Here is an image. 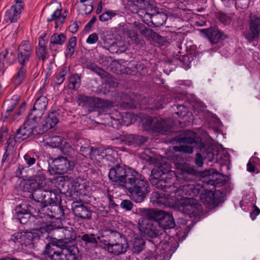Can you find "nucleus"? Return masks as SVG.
<instances>
[{
	"mask_svg": "<svg viewBox=\"0 0 260 260\" xmlns=\"http://www.w3.org/2000/svg\"><path fill=\"white\" fill-rule=\"evenodd\" d=\"M108 176L115 185L127 189L134 202L141 203L144 200L149 184L138 172L125 166L117 165L110 169Z\"/></svg>",
	"mask_w": 260,
	"mask_h": 260,
	"instance_id": "obj_1",
	"label": "nucleus"
},
{
	"mask_svg": "<svg viewBox=\"0 0 260 260\" xmlns=\"http://www.w3.org/2000/svg\"><path fill=\"white\" fill-rule=\"evenodd\" d=\"M58 237L60 239L53 238L45 247L41 255L45 259L53 258L55 257L73 256V253H80V250L77 244H73L77 239V234L72 228L60 227L58 228Z\"/></svg>",
	"mask_w": 260,
	"mask_h": 260,
	"instance_id": "obj_2",
	"label": "nucleus"
},
{
	"mask_svg": "<svg viewBox=\"0 0 260 260\" xmlns=\"http://www.w3.org/2000/svg\"><path fill=\"white\" fill-rule=\"evenodd\" d=\"M176 141L181 144L179 146L174 147V150L176 152L190 154L193 152L194 147H199L205 159H207L209 161L221 164L222 162L220 161L223 159V155L224 161L229 159V154L224 155L223 153H217L209 147L207 148V146L204 143L200 142L201 139L197 137V134L192 131H183L182 137L178 138Z\"/></svg>",
	"mask_w": 260,
	"mask_h": 260,
	"instance_id": "obj_3",
	"label": "nucleus"
},
{
	"mask_svg": "<svg viewBox=\"0 0 260 260\" xmlns=\"http://www.w3.org/2000/svg\"><path fill=\"white\" fill-rule=\"evenodd\" d=\"M98 238L107 251L115 255L125 253L129 248L127 239L115 231H104Z\"/></svg>",
	"mask_w": 260,
	"mask_h": 260,
	"instance_id": "obj_4",
	"label": "nucleus"
},
{
	"mask_svg": "<svg viewBox=\"0 0 260 260\" xmlns=\"http://www.w3.org/2000/svg\"><path fill=\"white\" fill-rule=\"evenodd\" d=\"M70 137L74 148H72L66 139L59 136L52 137L47 144L52 148H59L64 155L71 156L72 152L76 151L78 153V151H81V146L79 145L81 143L79 142L81 139V135L80 133L73 132L70 133Z\"/></svg>",
	"mask_w": 260,
	"mask_h": 260,
	"instance_id": "obj_5",
	"label": "nucleus"
},
{
	"mask_svg": "<svg viewBox=\"0 0 260 260\" xmlns=\"http://www.w3.org/2000/svg\"><path fill=\"white\" fill-rule=\"evenodd\" d=\"M40 194L36 195L37 203L43 211L48 210L52 213L63 212L62 206V200L60 195L54 191L42 190Z\"/></svg>",
	"mask_w": 260,
	"mask_h": 260,
	"instance_id": "obj_6",
	"label": "nucleus"
},
{
	"mask_svg": "<svg viewBox=\"0 0 260 260\" xmlns=\"http://www.w3.org/2000/svg\"><path fill=\"white\" fill-rule=\"evenodd\" d=\"M169 170H166L163 171L160 168H154L151 171V175L150 178V181L152 186L158 189L164 190L172 196V197H175L177 195V190L173 185V181L170 178L162 177V175H164L166 172H169Z\"/></svg>",
	"mask_w": 260,
	"mask_h": 260,
	"instance_id": "obj_7",
	"label": "nucleus"
},
{
	"mask_svg": "<svg viewBox=\"0 0 260 260\" xmlns=\"http://www.w3.org/2000/svg\"><path fill=\"white\" fill-rule=\"evenodd\" d=\"M115 152L110 149L94 148L91 146L82 147V164L87 168L90 165V159L100 162L103 159L111 160V156Z\"/></svg>",
	"mask_w": 260,
	"mask_h": 260,
	"instance_id": "obj_8",
	"label": "nucleus"
},
{
	"mask_svg": "<svg viewBox=\"0 0 260 260\" xmlns=\"http://www.w3.org/2000/svg\"><path fill=\"white\" fill-rule=\"evenodd\" d=\"M76 151L72 152L71 156H69L71 159L67 157L59 156L54 158L51 164H49L48 171L51 174L62 175L72 171L77 164V158L73 155Z\"/></svg>",
	"mask_w": 260,
	"mask_h": 260,
	"instance_id": "obj_9",
	"label": "nucleus"
},
{
	"mask_svg": "<svg viewBox=\"0 0 260 260\" xmlns=\"http://www.w3.org/2000/svg\"><path fill=\"white\" fill-rule=\"evenodd\" d=\"M138 228L141 234L144 237L154 239V241L149 240V242L154 244L155 247L161 243L158 237L161 233L156 222L149 219L141 218L139 220Z\"/></svg>",
	"mask_w": 260,
	"mask_h": 260,
	"instance_id": "obj_10",
	"label": "nucleus"
},
{
	"mask_svg": "<svg viewBox=\"0 0 260 260\" xmlns=\"http://www.w3.org/2000/svg\"><path fill=\"white\" fill-rule=\"evenodd\" d=\"M172 204L178 206L180 211L190 218L199 215L202 210L201 204L193 198L182 197Z\"/></svg>",
	"mask_w": 260,
	"mask_h": 260,
	"instance_id": "obj_11",
	"label": "nucleus"
},
{
	"mask_svg": "<svg viewBox=\"0 0 260 260\" xmlns=\"http://www.w3.org/2000/svg\"><path fill=\"white\" fill-rule=\"evenodd\" d=\"M179 158L180 162H176L175 166L178 169V172L176 173L177 180L181 184L188 183L196 179L197 177L196 171L191 167L185 163L184 158L176 156V160Z\"/></svg>",
	"mask_w": 260,
	"mask_h": 260,
	"instance_id": "obj_12",
	"label": "nucleus"
},
{
	"mask_svg": "<svg viewBox=\"0 0 260 260\" xmlns=\"http://www.w3.org/2000/svg\"><path fill=\"white\" fill-rule=\"evenodd\" d=\"M244 36L249 43L257 41L260 35V17L251 14L249 17V29Z\"/></svg>",
	"mask_w": 260,
	"mask_h": 260,
	"instance_id": "obj_13",
	"label": "nucleus"
},
{
	"mask_svg": "<svg viewBox=\"0 0 260 260\" xmlns=\"http://www.w3.org/2000/svg\"><path fill=\"white\" fill-rule=\"evenodd\" d=\"M34 208L28 204L23 203L16 205L14 211V217L17 219L19 223L25 224L27 223L30 218L33 216L32 210Z\"/></svg>",
	"mask_w": 260,
	"mask_h": 260,
	"instance_id": "obj_14",
	"label": "nucleus"
},
{
	"mask_svg": "<svg viewBox=\"0 0 260 260\" xmlns=\"http://www.w3.org/2000/svg\"><path fill=\"white\" fill-rule=\"evenodd\" d=\"M148 121L151 129L161 134H167L172 127V124L168 120L159 117L149 118Z\"/></svg>",
	"mask_w": 260,
	"mask_h": 260,
	"instance_id": "obj_15",
	"label": "nucleus"
},
{
	"mask_svg": "<svg viewBox=\"0 0 260 260\" xmlns=\"http://www.w3.org/2000/svg\"><path fill=\"white\" fill-rule=\"evenodd\" d=\"M47 22H50L51 21H55V28L57 29L58 27H61L65 21L67 17V15H63L62 14L61 8H57L53 6H50L47 10Z\"/></svg>",
	"mask_w": 260,
	"mask_h": 260,
	"instance_id": "obj_16",
	"label": "nucleus"
},
{
	"mask_svg": "<svg viewBox=\"0 0 260 260\" xmlns=\"http://www.w3.org/2000/svg\"><path fill=\"white\" fill-rule=\"evenodd\" d=\"M21 237V246L27 247L30 245H34V242L40 240V236L36 231V229L22 230Z\"/></svg>",
	"mask_w": 260,
	"mask_h": 260,
	"instance_id": "obj_17",
	"label": "nucleus"
},
{
	"mask_svg": "<svg viewBox=\"0 0 260 260\" xmlns=\"http://www.w3.org/2000/svg\"><path fill=\"white\" fill-rule=\"evenodd\" d=\"M159 228L165 229H173L175 226V222L173 215L167 212L161 210L158 214L156 221Z\"/></svg>",
	"mask_w": 260,
	"mask_h": 260,
	"instance_id": "obj_18",
	"label": "nucleus"
},
{
	"mask_svg": "<svg viewBox=\"0 0 260 260\" xmlns=\"http://www.w3.org/2000/svg\"><path fill=\"white\" fill-rule=\"evenodd\" d=\"M90 100L92 101L93 105L92 106L93 109L89 110L90 111H98L100 113H106L113 106V103L108 100L100 98Z\"/></svg>",
	"mask_w": 260,
	"mask_h": 260,
	"instance_id": "obj_19",
	"label": "nucleus"
},
{
	"mask_svg": "<svg viewBox=\"0 0 260 260\" xmlns=\"http://www.w3.org/2000/svg\"><path fill=\"white\" fill-rule=\"evenodd\" d=\"M26 122V118L24 123L20 126L16 131V137L15 138L19 141V143L26 140L30 137V133H32L33 130H31L30 127L32 123L30 121Z\"/></svg>",
	"mask_w": 260,
	"mask_h": 260,
	"instance_id": "obj_20",
	"label": "nucleus"
},
{
	"mask_svg": "<svg viewBox=\"0 0 260 260\" xmlns=\"http://www.w3.org/2000/svg\"><path fill=\"white\" fill-rule=\"evenodd\" d=\"M79 180H81L80 176L76 178L75 179L72 180L68 185L70 190L69 194L72 197L73 200L81 199L80 196L81 195V188L80 185L81 184Z\"/></svg>",
	"mask_w": 260,
	"mask_h": 260,
	"instance_id": "obj_21",
	"label": "nucleus"
},
{
	"mask_svg": "<svg viewBox=\"0 0 260 260\" xmlns=\"http://www.w3.org/2000/svg\"><path fill=\"white\" fill-rule=\"evenodd\" d=\"M201 31L205 34L212 44L217 43L222 35V34L216 27L202 29Z\"/></svg>",
	"mask_w": 260,
	"mask_h": 260,
	"instance_id": "obj_22",
	"label": "nucleus"
},
{
	"mask_svg": "<svg viewBox=\"0 0 260 260\" xmlns=\"http://www.w3.org/2000/svg\"><path fill=\"white\" fill-rule=\"evenodd\" d=\"M59 110H54L50 112L48 114L47 117L45 119V123L43 124L44 128L46 131L53 128L58 122L59 120L58 116L59 115Z\"/></svg>",
	"mask_w": 260,
	"mask_h": 260,
	"instance_id": "obj_23",
	"label": "nucleus"
},
{
	"mask_svg": "<svg viewBox=\"0 0 260 260\" xmlns=\"http://www.w3.org/2000/svg\"><path fill=\"white\" fill-rule=\"evenodd\" d=\"M219 191L213 192L211 190L207 191L205 194L201 197L203 202L208 205H215L220 202V199L218 197Z\"/></svg>",
	"mask_w": 260,
	"mask_h": 260,
	"instance_id": "obj_24",
	"label": "nucleus"
},
{
	"mask_svg": "<svg viewBox=\"0 0 260 260\" xmlns=\"http://www.w3.org/2000/svg\"><path fill=\"white\" fill-rule=\"evenodd\" d=\"M66 40L67 37L64 34L61 33L58 34L56 32L54 33L50 38L49 49L51 50L57 51V49H54L55 45H62L66 42Z\"/></svg>",
	"mask_w": 260,
	"mask_h": 260,
	"instance_id": "obj_25",
	"label": "nucleus"
},
{
	"mask_svg": "<svg viewBox=\"0 0 260 260\" xmlns=\"http://www.w3.org/2000/svg\"><path fill=\"white\" fill-rule=\"evenodd\" d=\"M147 141V138L138 135H130L128 136L126 139L128 145L135 147L141 146Z\"/></svg>",
	"mask_w": 260,
	"mask_h": 260,
	"instance_id": "obj_26",
	"label": "nucleus"
},
{
	"mask_svg": "<svg viewBox=\"0 0 260 260\" xmlns=\"http://www.w3.org/2000/svg\"><path fill=\"white\" fill-rule=\"evenodd\" d=\"M139 212L142 216H144L143 218L149 219L151 220L156 221L158 214L160 210H155L153 209H146V208H139L138 210Z\"/></svg>",
	"mask_w": 260,
	"mask_h": 260,
	"instance_id": "obj_27",
	"label": "nucleus"
},
{
	"mask_svg": "<svg viewBox=\"0 0 260 260\" xmlns=\"http://www.w3.org/2000/svg\"><path fill=\"white\" fill-rule=\"evenodd\" d=\"M20 187L24 192L34 193L39 190L36 184H34L30 176L25 180L21 181Z\"/></svg>",
	"mask_w": 260,
	"mask_h": 260,
	"instance_id": "obj_28",
	"label": "nucleus"
},
{
	"mask_svg": "<svg viewBox=\"0 0 260 260\" xmlns=\"http://www.w3.org/2000/svg\"><path fill=\"white\" fill-rule=\"evenodd\" d=\"M30 170L29 167L19 164L16 171V177L22 179L23 181L31 176L30 173H29Z\"/></svg>",
	"mask_w": 260,
	"mask_h": 260,
	"instance_id": "obj_29",
	"label": "nucleus"
},
{
	"mask_svg": "<svg viewBox=\"0 0 260 260\" xmlns=\"http://www.w3.org/2000/svg\"><path fill=\"white\" fill-rule=\"evenodd\" d=\"M22 13L17 8L16 5H13L11 9L6 11L5 17L10 21L11 23H14L17 21L18 18V14L20 15Z\"/></svg>",
	"mask_w": 260,
	"mask_h": 260,
	"instance_id": "obj_30",
	"label": "nucleus"
},
{
	"mask_svg": "<svg viewBox=\"0 0 260 260\" xmlns=\"http://www.w3.org/2000/svg\"><path fill=\"white\" fill-rule=\"evenodd\" d=\"M45 110L41 109L31 111V109L26 117V122L30 121L31 123H39L44 114Z\"/></svg>",
	"mask_w": 260,
	"mask_h": 260,
	"instance_id": "obj_31",
	"label": "nucleus"
},
{
	"mask_svg": "<svg viewBox=\"0 0 260 260\" xmlns=\"http://www.w3.org/2000/svg\"><path fill=\"white\" fill-rule=\"evenodd\" d=\"M223 4L227 7L235 6L236 8L244 9L248 7L249 0H221Z\"/></svg>",
	"mask_w": 260,
	"mask_h": 260,
	"instance_id": "obj_32",
	"label": "nucleus"
},
{
	"mask_svg": "<svg viewBox=\"0 0 260 260\" xmlns=\"http://www.w3.org/2000/svg\"><path fill=\"white\" fill-rule=\"evenodd\" d=\"M34 184H36L39 190H43V188L46 185V177L44 174H37L30 176Z\"/></svg>",
	"mask_w": 260,
	"mask_h": 260,
	"instance_id": "obj_33",
	"label": "nucleus"
},
{
	"mask_svg": "<svg viewBox=\"0 0 260 260\" xmlns=\"http://www.w3.org/2000/svg\"><path fill=\"white\" fill-rule=\"evenodd\" d=\"M60 228L59 225H56V222L50 221L49 223H45L44 225L42 226L39 229H36V231L38 233L40 237L41 235L44 233H49L51 231L55 230H57L58 231V228Z\"/></svg>",
	"mask_w": 260,
	"mask_h": 260,
	"instance_id": "obj_34",
	"label": "nucleus"
},
{
	"mask_svg": "<svg viewBox=\"0 0 260 260\" xmlns=\"http://www.w3.org/2000/svg\"><path fill=\"white\" fill-rule=\"evenodd\" d=\"M27 71L24 66H21L17 69V72L14 76L16 86H20L25 81Z\"/></svg>",
	"mask_w": 260,
	"mask_h": 260,
	"instance_id": "obj_35",
	"label": "nucleus"
},
{
	"mask_svg": "<svg viewBox=\"0 0 260 260\" xmlns=\"http://www.w3.org/2000/svg\"><path fill=\"white\" fill-rule=\"evenodd\" d=\"M81 83V75H79L78 74H74L69 77V83L68 86L70 89H72L74 91H77V89L79 88Z\"/></svg>",
	"mask_w": 260,
	"mask_h": 260,
	"instance_id": "obj_36",
	"label": "nucleus"
},
{
	"mask_svg": "<svg viewBox=\"0 0 260 260\" xmlns=\"http://www.w3.org/2000/svg\"><path fill=\"white\" fill-rule=\"evenodd\" d=\"M220 177L223 178L224 176L220 174H216L215 176H209L206 178L207 184L214 187L220 186L224 182V179Z\"/></svg>",
	"mask_w": 260,
	"mask_h": 260,
	"instance_id": "obj_37",
	"label": "nucleus"
},
{
	"mask_svg": "<svg viewBox=\"0 0 260 260\" xmlns=\"http://www.w3.org/2000/svg\"><path fill=\"white\" fill-rule=\"evenodd\" d=\"M134 24L135 27L136 28L138 31H139L142 35L149 39L153 32V30L151 28H147L143 23L135 22Z\"/></svg>",
	"mask_w": 260,
	"mask_h": 260,
	"instance_id": "obj_38",
	"label": "nucleus"
},
{
	"mask_svg": "<svg viewBox=\"0 0 260 260\" xmlns=\"http://www.w3.org/2000/svg\"><path fill=\"white\" fill-rule=\"evenodd\" d=\"M72 204V209L75 216L78 218L81 219V199H74Z\"/></svg>",
	"mask_w": 260,
	"mask_h": 260,
	"instance_id": "obj_39",
	"label": "nucleus"
},
{
	"mask_svg": "<svg viewBox=\"0 0 260 260\" xmlns=\"http://www.w3.org/2000/svg\"><path fill=\"white\" fill-rule=\"evenodd\" d=\"M121 101L119 102V105L124 108H131L134 102L130 96L126 93H121L120 94Z\"/></svg>",
	"mask_w": 260,
	"mask_h": 260,
	"instance_id": "obj_40",
	"label": "nucleus"
},
{
	"mask_svg": "<svg viewBox=\"0 0 260 260\" xmlns=\"http://www.w3.org/2000/svg\"><path fill=\"white\" fill-rule=\"evenodd\" d=\"M48 104L47 99L45 96H40L37 99L31 111L36 110H46Z\"/></svg>",
	"mask_w": 260,
	"mask_h": 260,
	"instance_id": "obj_41",
	"label": "nucleus"
},
{
	"mask_svg": "<svg viewBox=\"0 0 260 260\" xmlns=\"http://www.w3.org/2000/svg\"><path fill=\"white\" fill-rule=\"evenodd\" d=\"M145 242L143 239L136 238L134 239L132 251L133 253H139L143 249Z\"/></svg>",
	"mask_w": 260,
	"mask_h": 260,
	"instance_id": "obj_42",
	"label": "nucleus"
},
{
	"mask_svg": "<svg viewBox=\"0 0 260 260\" xmlns=\"http://www.w3.org/2000/svg\"><path fill=\"white\" fill-rule=\"evenodd\" d=\"M82 241L85 242V246L89 249L94 247L96 243L95 236L93 234L90 235L87 234L84 235L82 236Z\"/></svg>",
	"mask_w": 260,
	"mask_h": 260,
	"instance_id": "obj_43",
	"label": "nucleus"
},
{
	"mask_svg": "<svg viewBox=\"0 0 260 260\" xmlns=\"http://www.w3.org/2000/svg\"><path fill=\"white\" fill-rule=\"evenodd\" d=\"M17 51L32 55V47L28 41H23L19 45Z\"/></svg>",
	"mask_w": 260,
	"mask_h": 260,
	"instance_id": "obj_44",
	"label": "nucleus"
},
{
	"mask_svg": "<svg viewBox=\"0 0 260 260\" xmlns=\"http://www.w3.org/2000/svg\"><path fill=\"white\" fill-rule=\"evenodd\" d=\"M17 57L15 59L17 60L18 62L23 66H25L26 63L29 60L32 55L26 54L22 52L17 51Z\"/></svg>",
	"mask_w": 260,
	"mask_h": 260,
	"instance_id": "obj_45",
	"label": "nucleus"
},
{
	"mask_svg": "<svg viewBox=\"0 0 260 260\" xmlns=\"http://www.w3.org/2000/svg\"><path fill=\"white\" fill-rule=\"evenodd\" d=\"M22 232H21V230H19L12 234L8 241L9 243H13L15 245H17L18 247L21 246L20 240Z\"/></svg>",
	"mask_w": 260,
	"mask_h": 260,
	"instance_id": "obj_46",
	"label": "nucleus"
},
{
	"mask_svg": "<svg viewBox=\"0 0 260 260\" xmlns=\"http://www.w3.org/2000/svg\"><path fill=\"white\" fill-rule=\"evenodd\" d=\"M126 2L127 5L131 7L134 8L136 10L139 9H143L145 5L146 0H123Z\"/></svg>",
	"mask_w": 260,
	"mask_h": 260,
	"instance_id": "obj_47",
	"label": "nucleus"
},
{
	"mask_svg": "<svg viewBox=\"0 0 260 260\" xmlns=\"http://www.w3.org/2000/svg\"><path fill=\"white\" fill-rule=\"evenodd\" d=\"M165 195L162 193H159L156 192H153L152 193L151 199L153 203H156L158 205L166 204V199L162 196Z\"/></svg>",
	"mask_w": 260,
	"mask_h": 260,
	"instance_id": "obj_48",
	"label": "nucleus"
},
{
	"mask_svg": "<svg viewBox=\"0 0 260 260\" xmlns=\"http://www.w3.org/2000/svg\"><path fill=\"white\" fill-rule=\"evenodd\" d=\"M36 54L39 60H42L44 61L46 59L49 57V54L47 51V47L36 48Z\"/></svg>",
	"mask_w": 260,
	"mask_h": 260,
	"instance_id": "obj_49",
	"label": "nucleus"
},
{
	"mask_svg": "<svg viewBox=\"0 0 260 260\" xmlns=\"http://www.w3.org/2000/svg\"><path fill=\"white\" fill-rule=\"evenodd\" d=\"M127 35L136 43L139 42V36L138 35V30L135 27V25L133 23V26L130 29H127L126 31Z\"/></svg>",
	"mask_w": 260,
	"mask_h": 260,
	"instance_id": "obj_50",
	"label": "nucleus"
},
{
	"mask_svg": "<svg viewBox=\"0 0 260 260\" xmlns=\"http://www.w3.org/2000/svg\"><path fill=\"white\" fill-rule=\"evenodd\" d=\"M126 47L125 45L120 46L118 43L112 44L109 47V51L112 53H121L126 50Z\"/></svg>",
	"mask_w": 260,
	"mask_h": 260,
	"instance_id": "obj_51",
	"label": "nucleus"
},
{
	"mask_svg": "<svg viewBox=\"0 0 260 260\" xmlns=\"http://www.w3.org/2000/svg\"><path fill=\"white\" fill-rule=\"evenodd\" d=\"M38 123L32 122V125H31L30 127L31 128V130H33V133H30V137L33 136V138H36L38 135L42 134L44 131H46L45 129L44 128V126H43L42 128L39 127L38 129Z\"/></svg>",
	"mask_w": 260,
	"mask_h": 260,
	"instance_id": "obj_52",
	"label": "nucleus"
},
{
	"mask_svg": "<svg viewBox=\"0 0 260 260\" xmlns=\"http://www.w3.org/2000/svg\"><path fill=\"white\" fill-rule=\"evenodd\" d=\"M90 69L93 72L101 76L102 78H107L109 76V74L105 71L103 70L101 68L95 64H92L90 66Z\"/></svg>",
	"mask_w": 260,
	"mask_h": 260,
	"instance_id": "obj_53",
	"label": "nucleus"
},
{
	"mask_svg": "<svg viewBox=\"0 0 260 260\" xmlns=\"http://www.w3.org/2000/svg\"><path fill=\"white\" fill-rule=\"evenodd\" d=\"M20 98L17 95H14L10 100H7L6 105L8 108L14 110L18 104L19 103Z\"/></svg>",
	"mask_w": 260,
	"mask_h": 260,
	"instance_id": "obj_54",
	"label": "nucleus"
},
{
	"mask_svg": "<svg viewBox=\"0 0 260 260\" xmlns=\"http://www.w3.org/2000/svg\"><path fill=\"white\" fill-rule=\"evenodd\" d=\"M149 39H151L153 41H154L161 45H164L165 43L167 42L164 37L159 36L154 31L152 32V35H151L149 38Z\"/></svg>",
	"mask_w": 260,
	"mask_h": 260,
	"instance_id": "obj_55",
	"label": "nucleus"
},
{
	"mask_svg": "<svg viewBox=\"0 0 260 260\" xmlns=\"http://www.w3.org/2000/svg\"><path fill=\"white\" fill-rule=\"evenodd\" d=\"M182 192L185 196L193 197V183H185L182 185Z\"/></svg>",
	"mask_w": 260,
	"mask_h": 260,
	"instance_id": "obj_56",
	"label": "nucleus"
},
{
	"mask_svg": "<svg viewBox=\"0 0 260 260\" xmlns=\"http://www.w3.org/2000/svg\"><path fill=\"white\" fill-rule=\"evenodd\" d=\"M68 73H70V67H64L62 68L61 71L59 73V78H62L60 82L54 81V86L60 85L65 80V76Z\"/></svg>",
	"mask_w": 260,
	"mask_h": 260,
	"instance_id": "obj_57",
	"label": "nucleus"
},
{
	"mask_svg": "<svg viewBox=\"0 0 260 260\" xmlns=\"http://www.w3.org/2000/svg\"><path fill=\"white\" fill-rule=\"evenodd\" d=\"M116 15V13L113 11H107L99 16V19L102 22H106Z\"/></svg>",
	"mask_w": 260,
	"mask_h": 260,
	"instance_id": "obj_58",
	"label": "nucleus"
},
{
	"mask_svg": "<svg viewBox=\"0 0 260 260\" xmlns=\"http://www.w3.org/2000/svg\"><path fill=\"white\" fill-rule=\"evenodd\" d=\"M73 256H63V257L60 258V256L55 257L53 258H49V260H78L79 257L81 258V254L80 253L79 254H76V253H73Z\"/></svg>",
	"mask_w": 260,
	"mask_h": 260,
	"instance_id": "obj_59",
	"label": "nucleus"
},
{
	"mask_svg": "<svg viewBox=\"0 0 260 260\" xmlns=\"http://www.w3.org/2000/svg\"><path fill=\"white\" fill-rule=\"evenodd\" d=\"M24 159L26 161L27 166L30 167L36 162V158L34 154L26 153L24 156Z\"/></svg>",
	"mask_w": 260,
	"mask_h": 260,
	"instance_id": "obj_60",
	"label": "nucleus"
},
{
	"mask_svg": "<svg viewBox=\"0 0 260 260\" xmlns=\"http://www.w3.org/2000/svg\"><path fill=\"white\" fill-rule=\"evenodd\" d=\"M218 20L223 24L226 25L230 23L231 17L226 14L220 12L218 14Z\"/></svg>",
	"mask_w": 260,
	"mask_h": 260,
	"instance_id": "obj_61",
	"label": "nucleus"
},
{
	"mask_svg": "<svg viewBox=\"0 0 260 260\" xmlns=\"http://www.w3.org/2000/svg\"><path fill=\"white\" fill-rule=\"evenodd\" d=\"M165 97L162 95L158 96L157 100L154 101V106L152 108L155 109L163 108V103H165Z\"/></svg>",
	"mask_w": 260,
	"mask_h": 260,
	"instance_id": "obj_62",
	"label": "nucleus"
},
{
	"mask_svg": "<svg viewBox=\"0 0 260 260\" xmlns=\"http://www.w3.org/2000/svg\"><path fill=\"white\" fill-rule=\"evenodd\" d=\"M26 104L25 101H24L21 104L17 111H16L13 115V119L14 120L16 119L17 117L18 116L21 115L22 114V113L25 111Z\"/></svg>",
	"mask_w": 260,
	"mask_h": 260,
	"instance_id": "obj_63",
	"label": "nucleus"
},
{
	"mask_svg": "<svg viewBox=\"0 0 260 260\" xmlns=\"http://www.w3.org/2000/svg\"><path fill=\"white\" fill-rule=\"evenodd\" d=\"M120 206L126 211H130L133 207V204L131 201L124 200L121 202Z\"/></svg>",
	"mask_w": 260,
	"mask_h": 260,
	"instance_id": "obj_64",
	"label": "nucleus"
}]
</instances>
